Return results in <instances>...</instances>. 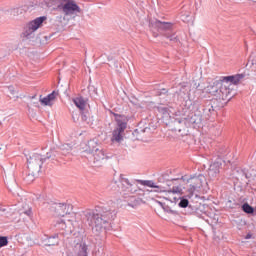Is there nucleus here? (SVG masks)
I'll return each mask as SVG.
<instances>
[{
    "label": "nucleus",
    "mask_w": 256,
    "mask_h": 256,
    "mask_svg": "<svg viewBox=\"0 0 256 256\" xmlns=\"http://www.w3.org/2000/svg\"><path fill=\"white\" fill-rule=\"evenodd\" d=\"M112 219H115V210L105 206H98L95 209H88L82 212L83 223L91 227L94 235H101Z\"/></svg>",
    "instance_id": "f257e3e1"
},
{
    "label": "nucleus",
    "mask_w": 256,
    "mask_h": 256,
    "mask_svg": "<svg viewBox=\"0 0 256 256\" xmlns=\"http://www.w3.org/2000/svg\"><path fill=\"white\" fill-rule=\"evenodd\" d=\"M245 77V73L224 76L219 82H217V85H219V90L217 89V86H208L206 93H210L211 95H217L218 93L219 98L222 99V101H227V99L229 100L233 97V95H231L233 85H239V82L243 81Z\"/></svg>",
    "instance_id": "f03ea898"
},
{
    "label": "nucleus",
    "mask_w": 256,
    "mask_h": 256,
    "mask_svg": "<svg viewBox=\"0 0 256 256\" xmlns=\"http://www.w3.org/2000/svg\"><path fill=\"white\" fill-rule=\"evenodd\" d=\"M51 211L54 213L56 220V227L58 229L71 231L73 227L74 216L71 213L73 211V206L70 204H54L51 207Z\"/></svg>",
    "instance_id": "7ed1b4c3"
},
{
    "label": "nucleus",
    "mask_w": 256,
    "mask_h": 256,
    "mask_svg": "<svg viewBox=\"0 0 256 256\" xmlns=\"http://www.w3.org/2000/svg\"><path fill=\"white\" fill-rule=\"evenodd\" d=\"M55 157H57V151L55 150H50L47 152L46 157L44 158L41 154H32L27 159L28 169L32 177H35V175L41 171V167L43 163L47 161V159H55Z\"/></svg>",
    "instance_id": "20e7f679"
},
{
    "label": "nucleus",
    "mask_w": 256,
    "mask_h": 256,
    "mask_svg": "<svg viewBox=\"0 0 256 256\" xmlns=\"http://www.w3.org/2000/svg\"><path fill=\"white\" fill-rule=\"evenodd\" d=\"M84 153L87 155L89 161H91V163H94V165H101V162L107 159V154H105V150L99 148L97 142L93 140L88 141Z\"/></svg>",
    "instance_id": "39448f33"
},
{
    "label": "nucleus",
    "mask_w": 256,
    "mask_h": 256,
    "mask_svg": "<svg viewBox=\"0 0 256 256\" xmlns=\"http://www.w3.org/2000/svg\"><path fill=\"white\" fill-rule=\"evenodd\" d=\"M116 127L112 131V136L110 141L112 143H123L125 137V129H127V123L129 119L125 115L114 114Z\"/></svg>",
    "instance_id": "423d86ee"
},
{
    "label": "nucleus",
    "mask_w": 256,
    "mask_h": 256,
    "mask_svg": "<svg viewBox=\"0 0 256 256\" xmlns=\"http://www.w3.org/2000/svg\"><path fill=\"white\" fill-rule=\"evenodd\" d=\"M203 121V118L199 114H192L182 120H176V131H185L187 127H199Z\"/></svg>",
    "instance_id": "0eeeda50"
},
{
    "label": "nucleus",
    "mask_w": 256,
    "mask_h": 256,
    "mask_svg": "<svg viewBox=\"0 0 256 256\" xmlns=\"http://www.w3.org/2000/svg\"><path fill=\"white\" fill-rule=\"evenodd\" d=\"M60 11L64 15L63 19L65 20L67 17H73V15L81 13V8L77 5L75 0H62Z\"/></svg>",
    "instance_id": "6e6552de"
},
{
    "label": "nucleus",
    "mask_w": 256,
    "mask_h": 256,
    "mask_svg": "<svg viewBox=\"0 0 256 256\" xmlns=\"http://www.w3.org/2000/svg\"><path fill=\"white\" fill-rule=\"evenodd\" d=\"M204 181L205 176L203 175L193 176L187 181V193L189 198L195 194V191H199L203 187Z\"/></svg>",
    "instance_id": "1a4fd4ad"
},
{
    "label": "nucleus",
    "mask_w": 256,
    "mask_h": 256,
    "mask_svg": "<svg viewBox=\"0 0 256 256\" xmlns=\"http://www.w3.org/2000/svg\"><path fill=\"white\" fill-rule=\"evenodd\" d=\"M46 19L47 17L41 16L30 21L24 28L25 37H31V35L43 25V22L46 21Z\"/></svg>",
    "instance_id": "9d476101"
},
{
    "label": "nucleus",
    "mask_w": 256,
    "mask_h": 256,
    "mask_svg": "<svg viewBox=\"0 0 256 256\" xmlns=\"http://www.w3.org/2000/svg\"><path fill=\"white\" fill-rule=\"evenodd\" d=\"M121 189L124 195H135L137 193V185L130 183L129 179L125 178L124 175H120Z\"/></svg>",
    "instance_id": "9b49d317"
},
{
    "label": "nucleus",
    "mask_w": 256,
    "mask_h": 256,
    "mask_svg": "<svg viewBox=\"0 0 256 256\" xmlns=\"http://www.w3.org/2000/svg\"><path fill=\"white\" fill-rule=\"evenodd\" d=\"M150 27L156 31H169L173 24L170 22H161L160 20H151Z\"/></svg>",
    "instance_id": "f8f14e48"
},
{
    "label": "nucleus",
    "mask_w": 256,
    "mask_h": 256,
    "mask_svg": "<svg viewBox=\"0 0 256 256\" xmlns=\"http://www.w3.org/2000/svg\"><path fill=\"white\" fill-rule=\"evenodd\" d=\"M58 95H59V92L53 91L52 93L48 94L44 98H41V96H40L41 105L52 107V105L55 103V100L57 99Z\"/></svg>",
    "instance_id": "ddd939ff"
},
{
    "label": "nucleus",
    "mask_w": 256,
    "mask_h": 256,
    "mask_svg": "<svg viewBox=\"0 0 256 256\" xmlns=\"http://www.w3.org/2000/svg\"><path fill=\"white\" fill-rule=\"evenodd\" d=\"M62 3L63 0H48L46 2V7H48V9H51V11H61Z\"/></svg>",
    "instance_id": "4468645a"
},
{
    "label": "nucleus",
    "mask_w": 256,
    "mask_h": 256,
    "mask_svg": "<svg viewBox=\"0 0 256 256\" xmlns=\"http://www.w3.org/2000/svg\"><path fill=\"white\" fill-rule=\"evenodd\" d=\"M7 91H8V95L10 97V99H15V101H17V99H19V87L17 86H8L6 87Z\"/></svg>",
    "instance_id": "2eb2a0df"
},
{
    "label": "nucleus",
    "mask_w": 256,
    "mask_h": 256,
    "mask_svg": "<svg viewBox=\"0 0 256 256\" xmlns=\"http://www.w3.org/2000/svg\"><path fill=\"white\" fill-rule=\"evenodd\" d=\"M73 103L78 109H80V111H84L87 105V102H85V99L83 97L74 98Z\"/></svg>",
    "instance_id": "dca6fc26"
},
{
    "label": "nucleus",
    "mask_w": 256,
    "mask_h": 256,
    "mask_svg": "<svg viewBox=\"0 0 256 256\" xmlns=\"http://www.w3.org/2000/svg\"><path fill=\"white\" fill-rule=\"evenodd\" d=\"M20 215H26L27 217H32L33 211L29 205L25 204L22 209L19 210Z\"/></svg>",
    "instance_id": "f3484780"
},
{
    "label": "nucleus",
    "mask_w": 256,
    "mask_h": 256,
    "mask_svg": "<svg viewBox=\"0 0 256 256\" xmlns=\"http://www.w3.org/2000/svg\"><path fill=\"white\" fill-rule=\"evenodd\" d=\"M242 211H244V213H247L248 215H251L253 214L254 209L251 205H249L248 203H245L242 206Z\"/></svg>",
    "instance_id": "a211bd4d"
},
{
    "label": "nucleus",
    "mask_w": 256,
    "mask_h": 256,
    "mask_svg": "<svg viewBox=\"0 0 256 256\" xmlns=\"http://www.w3.org/2000/svg\"><path fill=\"white\" fill-rule=\"evenodd\" d=\"M219 169H221V163L220 162H214L211 166H210V173H213V171L215 173H219Z\"/></svg>",
    "instance_id": "6ab92c4d"
},
{
    "label": "nucleus",
    "mask_w": 256,
    "mask_h": 256,
    "mask_svg": "<svg viewBox=\"0 0 256 256\" xmlns=\"http://www.w3.org/2000/svg\"><path fill=\"white\" fill-rule=\"evenodd\" d=\"M178 206L181 207L182 209L189 207V200L185 197L180 198Z\"/></svg>",
    "instance_id": "aec40b11"
},
{
    "label": "nucleus",
    "mask_w": 256,
    "mask_h": 256,
    "mask_svg": "<svg viewBox=\"0 0 256 256\" xmlns=\"http://www.w3.org/2000/svg\"><path fill=\"white\" fill-rule=\"evenodd\" d=\"M142 185H145L146 187H151L152 189H159V186H157L152 180H145Z\"/></svg>",
    "instance_id": "412c9836"
},
{
    "label": "nucleus",
    "mask_w": 256,
    "mask_h": 256,
    "mask_svg": "<svg viewBox=\"0 0 256 256\" xmlns=\"http://www.w3.org/2000/svg\"><path fill=\"white\" fill-rule=\"evenodd\" d=\"M48 245L51 246V245H59V236L58 235H55L53 237H50L48 239Z\"/></svg>",
    "instance_id": "4be33fe9"
},
{
    "label": "nucleus",
    "mask_w": 256,
    "mask_h": 256,
    "mask_svg": "<svg viewBox=\"0 0 256 256\" xmlns=\"http://www.w3.org/2000/svg\"><path fill=\"white\" fill-rule=\"evenodd\" d=\"M157 109L159 113H162L164 115V117H167V115H169V108L165 106H158Z\"/></svg>",
    "instance_id": "5701e85b"
},
{
    "label": "nucleus",
    "mask_w": 256,
    "mask_h": 256,
    "mask_svg": "<svg viewBox=\"0 0 256 256\" xmlns=\"http://www.w3.org/2000/svg\"><path fill=\"white\" fill-rule=\"evenodd\" d=\"M164 37H166V39L170 40L172 43H177V37L175 34H164Z\"/></svg>",
    "instance_id": "b1692460"
},
{
    "label": "nucleus",
    "mask_w": 256,
    "mask_h": 256,
    "mask_svg": "<svg viewBox=\"0 0 256 256\" xmlns=\"http://www.w3.org/2000/svg\"><path fill=\"white\" fill-rule=\"evenodd\" d=\"M182 189L181 187L179 186H173L172 189L170 191H168V193H174V194H177V193H181Z\"/></svg>",
    "instance_id": "393cba45"
},
{
    "label": "nucleus",
    "mask_w": 256,
    "mask_h": 256,
    "mask_svg": "<svg viewBox=\"0 0 256 256\" xmlns=\"http://www.w3.org/2000/svg\"><path fill=\"white\" fill-rule=\"evenodd\" d=\"M9 240H7L6 236H2L1 237V247H6V245H8Z\"/></svg>",
    "instance_id": "a878e982"
},
{
    "label": "nucleus",
    "mask_w": 256,
    "mask_h": 256,
    "mask_svg": "<svg viewBox=\"0 0 256 256\" xmlns=\"http://www.w3.org/2000/svg\"><path fill=\"white\" fill-rule=\"evenodd\" d=\"M2 216L4 215L5 217H9L10 215H12L11 209H3L2 208Z\"/></svg>",
    "instance_id": "bb28decb"
},
{
    "label": "nucleus",
    "mask_w": 256,
    "mask_h": 256,
    "mask_svg": "<svg viewBox=\"0 0 256 256\" xmlns=\"http://www.w3.org/2000/svg\"><path fill=\"white\" fill-rule=\"evenodd\" d=\"M164 211H166V213H171V215H177V211L175 210H171V208L169 207H163Z\"/></svg>",
    "instance_id": "cd10ccee"
},
{
    "label": "nucleus",
    "mask_w": 256,
    "mask_h": 256,
    "mask_svg": "<svg viewBox=\"0 0 256 256\" xmlns=\"http://www.w3.org/2000/svg\"><path fill=\"white\" fill-rule=\"evenodd\" d=\"M155 190H154V192L155 193H163V191H165L164 189H163V187H161V186H159V188H154Z\"/></svg>",
    "instance_id": "c85d7f7f"
},
{
    "label": "nucleus",
    "mask_w": 256,
    "mask_h": 256,
    "mask_svg": "<svg viewBox=\"0 0 256 256\" xmlns=\"http://www.w3.org/2000/svg\"><path fill=\"white\" fill-rule=\"evenodd\" d=\"M62 149H66L67 151H71V146L69 145H63Z\"/></svg>",
    "instance_id": "c756f323"
},
{
    "label": "nucleus",
    "mask_w": 256,
    "mask_h": 256,
    "mask_svg": "<svg viewBox=\"0 0 256 256\" xmlns=\"http://www.w3.org/2000/svg\"><path fill=\"white\" fill-rule=\"evenodd\" d=\"M81 119H82V121H87V115H85V113H82Z\"/></svg>",
    "instance_id": "7c9ffc66"
},
{
    "label": "nucleus",
    "mask_w": 256,
    "mask_h": 256,
    "mask_svg": "<svg viewBox=\"0 0 256 256\" xmlns=\"http://www.w3.org/2000/svg\"><path fill=\"white\" fill-rule=\"evenodd\" d=\"M72 119L75 123H77V121H79V118L78 117H75V115H72Z\"/></svg>",
    "instance_id": "2f4dec72"
},
{
    "label": "nucleus",
    "mask_w": 256,
    "mask_h": 256,
    "mask_svg": "<svg viewBox=\"0 0 256 256\" xmlns=\"http://www.w3.org/2000/svg\"><path fill=\"white\" fill-rule=\"evenodd\" d=\"M15 11H16V13H19V11H20V13H23V10H22V9H19V8L16 9Z\"/></svg>",
    "instance_id": "473e14b6"
},
{
    "label": "nucleus",
    "mask_w": 256,
    "mask_h": 256,
    "mask_svg": "<svg viewBox=\"0 0 256 256\" xmlns=\"http://www.w3.org/2000/svg\"><path fill=\"white\" fill-rule=\"evenodd\" d=\"M246 239H251V235L248 234V235L246 236Z\"/></svg>",
    "instance_id": "72a5a7b5"
},
{
    "label": "nucleus",
    "mask_w": 256,
    "mask_h": 256,
    "mask_svg": "<svg viewBox=\"0 0 256 256\" xmlns=\"http://www.w3.org/2000/svg\"><path fill=\"white\" fill-rule=\"evenodd\" d=\"M249 63H251V60L248 61V63L246 64V67H249Z\"/></svg>",
    "instance_id": "f704fd0d"
},
{
    "label": "nucleus",
    "mask_w": 256,
    "mask_h": 256,
    "mask_svg": "<svg viewBox=\"0 0 256 256\" xmlns=\"http://www.w3.org/2000/svg\"><path fill=\"white\" fill-rule=\"evenodd\" d=\"M80 247H86V245L85 244H81Z\"/></svg>",
    "instance_id": "c9c22d12"
},
{
    "label": "nucleus",
    "mask_w": 256,
    "mask_h": 256,
    "mask_svg": "<svg viewBox=\"0 0 256 256\" xmlns=\"http://www.w3.org/2000/svg\"><path fill=\"white\" fill-rule=\"evenodd\" d=\"M0 247H1V236H0Z\"/></svg>",
    "instance_id": "e433bc0d"
},
{
    "label": "nucleus",
    "mask_w": 256,
    "mask_h": 256,
    "mask_svg": "<svg viewBox=\"0 0 256 256\" xmlns=\"http://www.w3.org/2000/svg\"><path fill=\"white\" fill-rule=\"evenodd\" d=\"M251 65H254V63H253V62H251Z\"/></svg>",
    "instance_id": "4c0bfd02"
}]
</instances>
